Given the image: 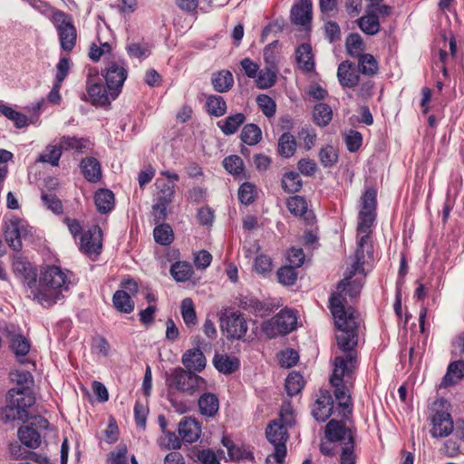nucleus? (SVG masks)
<instances>
[{"label":"nucleus","instance_id":"nucleus-19","mask_svg":"<svg viewBox=\"0 0 464 464\" xmlns=\"http://www.w3.org/2000/svg\"><path fill=\"white\" fill-rule=\"evenodd\" d=\"M201 433L199 423L191 417H185L179 424V435L187 443L198 440Z\"/></svg>","mask_w":464,"mask_h":464},{"label":"nucleus","instance_id":"nucleus-11","mask_svg":"<svg viewBox=\"0 0 464 464\" xmlns=\"http://www.w3.org/2000/svg\"><path fill=\"white\" fill-rule=\"evenodd\" d=\"M128 72L124 63L111 62L106 67L105 81L109 90H111L112 99H116L127 78Z\"/></svg>","mask_w":464,"mask_h":464},{"label":"nucleus","instance_id":"nucleus-9","mask_svg":"<svg viewBox=\"0 0 464 464\" xmlns=\"http://www.w3.org/2000/svg\"><path fill=\"white\" fill-rule=\"evenodd\" d=\"M159 188L157 202L152 206L156 223L164 221L167 217V208L172 202L175 195V185L164 180L157 179Z\"/></svg>","mask_w":464,"mask_h":464},{"label":"nucleus","instance_id":"nucleus-2","mask_svg":"<svg viewBox=\"0 0 464 464\" xmlns=\"http://www.w3.org/2000/svg\"><path fill=\"white\" fill-rule=\"evenodd\" d=\"M340 353L334 359L333 375L330 379L334 387V396L339 406L348 413L352 411L350 387L353 385V373L357 368V353L355 346L358 341L344 340L342 335H336Z\"/></svg>","mask_w":464,"mask_h":464},{"label":"nucleus","instance_id":"nucleus-10","mask_svg":"<svg viewBox=\"0 0 464 464\" xmlns=\"http://www.w3.org/2000/svg\"><path fill=\"white\" fill-rule=\"evenodd\" d=\"M86 90L90 101L96 106H107L113 100L111 97V90L105 87L102 79L98 75H89L86 82Z\"/></svg>","mask_w":464,"mask_h":464},{"label":"nucleus","instance_id":"nucleus-8","mask_svg":"<svg viewBox=\"0 0 464 464\" xmlns=\"http://www.w3.org/2000/svg\"><path fill=\"white\" fill-rule=\"evenodd\" d=\"M53 19L58 31L62 49L66 52L72 51L77 38L72 17L62 11H57L53 14Z\"/></svg>","mask_w":464,"mask_h":464},{"label":"nucleus","instance_id":"nucleus-24","mask_svg":"<svg viewBox=\"0 0 464 464\" xmlns=\"http://www.w3.org/2000/svg\"><path fill=\"white\" fill-rule=\"evenodd\" d=\"M7 338L10 342V348L15 354L16 358L21 363L28 362L25 355L30 351V343L28 340L19 334L8 333Z\"/></svg>","mask_w":464,"mask_h":464},{"label":"nucleus","instance_id":"nucleus-21","mask_svg":"<svg viewBox=\"0 0 464 464\" xmlns=\"http://www.w3.org/2000/svg\"><path fill=\"white\" fill-rule=\"evenodd\" d=\"M312 20L311 0H301L291 9V21L295 24L306 26Z\"/></svg>","mask_w":464,"mask_h":464},{"label":"nucleus","instance_id":"nucleus-41","mask_svg":"<svg viewBox=\"0 0 464 464\" xmlns=\"http://www.w3.org/2000/svg\"><path fill=\"white\" fill-rule=\"evenodd\" d=\"M240 138L247 145H256L262 138V131L257 125L249 123L243 127Z\"/></svg>","mask_w":464,"mask_h":464},{"label":"nucleus","instance_id":"nucleus-29","mask_svg":"<svg viewBox=\"0 0 464 464\" xmlns=\"http://www.w3.org/2000/svg\"><path fill=\"white\" fill-rule=\"evenodd\" d=\"M215 368L221 373L230 374L236 372L239 367V361L236 357L227 354L217 353L213 359Z\"/></svg>","mask_w":464,"mask_h":464},{"label":"nucleus","instance_id":"nucleus-57","mask_svg":"<svg viewBox=\"0 0 464 464\" xmlns=\"http://www.w3.org/2000/svg\"><path fill=\"white\" fill-rule=\"evenodd\" d=\"M256 198V187L248 182L243 183L238 189V198L241 203L249 205Z\"/></svg>","mask_w":464,"mask_h":464},{"label":"nucleus","instance_id":"nucleus-17","mask_svg":"<svg viewBox=\"0 0 464 464\" xmlns=\"http://www.w3.org/2000/svg\"><path fill=\"white\" fill-rule=\"evenodd\" d=\"M453 437L446 440L444 447L449 457H454L461 452V444L464 443V420H457L453 423Z\"/></svg>","mask_w":464,"mask_h":464},{"label":"nucleus","instance_id":"nucleus-22","mask_svg":"<svg viewBox=\"0 0 464 464\" xmlns=\"http://www.w3.org/2000/svg\"><path fill=\"white\" fill-rule=\"evenodd\" d=\"M333 399L328 392L320 395L315 401L312 414L314 418L321 422H324L332 414L333 411Z\"/></svg>","mask_w":464,"mask_h":464},{"label":"nucleus","instance_id":"nucleus-33","mask_svg":"<svg viewBox=\"0 0 464 464\" xmlns=\"http://www.w3.org/2000/svg\"><path fill=\"white\" fill-rule=\"evenodd\" d=\"M112 302L115 308L121 313L130 314L134 310V302L126 290H117L112 296Z\"/></svg>","mask_w":464,"mask_h":464},{"label":"nucleus","instance_id":"nucleus-3","mask_svg":"<svg viewBox=\"0 0 464 464\" xmlns=\"http://www.w3.org/2000/svg\"><path fill=\"white\" fill-rule=\"evenodd\" d=\"M376 190L370 188L365 190L361 198L362 208L359 212L357 233L362 236L357 241L354 261L351 266V269L357 270L363 277L366 276L363 265L373 261V246L371 241V227L376 218Z\"/></svg>","mask_w":464,"mask_h":464},{"label":"nucleus","instance_id":"nucleus-35","mask_svg":"<svg viewBox=\"0 0 464 464\" xmlns=\"http://www.w3.org/2000/svg\"><path fill=\"white\" fill-rule=\"evenodd\" d=\"M359 72L364 75L372 76L379 71V64L376 59L371 53H363L358 58Z\"/></svg>","mask_w":464,"mask_h":464},{"label":"nucleus","instance_id":"nucleus-48","mask_svg":"<svg viewBox=\"0 0 464 464\" xmlns=\"http://www.w3.org/2000/svg\"><path fill=\"white\" fill-rule=\"evenodd\" d=\"M3 418L5 421L22 420L25 422L27 420V411L20 410L14 403L7 399V404L3 409Z\"/></svg>","mask_w":464,"mask_h":464},{"label":"nucleus","instance_id":"nucleus-5","mask_svg":"<svg viewBox=\"0 0 464 464\" xmlns=\"http://www.w3.org/2000/svg\"><path fill=\"white\" fill-rule=\"evenodd\" d=\"M166 383L169 389L193 394L204 385L205 381L196 373L178 367L166 374Z\"/></svg>","mask_w":464,"mask_h":464},{"label":"nucleus","instance_id":"nucleus-4","mask_svg":"<svg viewBox=\"0 0 464 464\" xmlns=\"http://www.w3.org/2000/svg\"><path fill=\"white\" fill-rule=\"evenodd\" d=\"M72 273L59 266H48L40 275L38 281L28 283V296L44 307H51L61 300L63 292L69 290Z\"/></svg>","mask_w":464,"mask_h":464},{"label":"nucleus","instance_id":"nucleus-45","mask_svg":"<svg viewBox=\"0 0 464 464\" xmlns=\"http://www.w3.org/2000/svg\"><path fill=\"white\" fill-rule=\"evenodd\" d=\"M170 274L178 282H186L193 275V269L188 263L176 262L170 267Z\"/></svg>","mask_w":464,"mask_h":464},{"label":"nucleus","instance_id":"nucleus-46","mask_svg":"<svg viewBox=\"0 0 464 464\" xmlns=\"http://www.w3.org/2000/svg\"><path fill=\"white\" fill-rule=\"evenodd\" d=\"M282 188L287 193L298 192L302 188V179L298 173L290 171L285 173L281 180Z\"/></svg>","mask_w":464,"mask_h":464},{"label":"nucleus","instance_id":"nucleus-37","mask_svg":"<svg viewBox=\"0 0 464 464\" xmlns=\"http://www.w3.org/2000/svg\"><path fill=\"white\" fill-rule=\"evenodd\" d=\"M464 376V362L457 361L451 362L446 375L443 378L442 384L445 386L451 385L460 380Z\"/></svg>","mask_w":464,"mask_h":464},{"label":"nucleus","instance_id":"nucleus-18","mask_svg":"<svg viewBox=\"0 0 464 464\" xmlns=\"http://www.w3.org/2000/svg\"><path fill=\"white\" fill-rule=\"evenodd\" d=\"M337 77L343 87L353 88L359 83L360 75L354 64L349 61L342 62L337 70Z\"/></svg>","mask_w":464,"mask_h":464},{"label":"nucleus","instance_id":"nucleus-56","mask_svg":"<svg viewBox=\"0 0 464 464\" xmlns=\"http://www.w3.org/2000/svg\"><path fill=\"white\" fill-rule=\"evenodd\" d=\"M256 103L266 117H272L276 113V102L266 94H259L256 97Z\"/></svg>","mask_w":464,"mask_h":464},{"label":"nucleus","instance_id":"nucleus-62","mask_svg":"<svg viewBox=\"0 0 464 464\" xmlns=\"http://www.w3.org/2000/svg\"><path fill=\"white\" fill-rule=\"evenodd\" d=\"M362 143V136L359 131L350 130L345 136L347 150L351 152L357 151Z\"/></svg>","mask_w":464,"mask_h":464},{"label":"nucleus","instance_id":"nucleus-6","mask_svg":"<svg viewBox=\"0 0 464 464\" xmlns=\"http://www.w3.org/2000/svg\"><path fill=\"white\" fill-rule=\"evenodd\" d=\"M297 318L291 310L283 309L272 319L262 324L263 333L270 339L277 335H285L292 332L296 325Z\"/></svg>","mask_w":464,"mask_h":464},{"label":"nucleus","instance_id":"nucleus-30","mask_svg":"<svg viewBox=\"0 0 464 464\" xmlns=\"http://www.w3.org/2000/svg\"><path fill=\"white\" fill-rule=\"evenodd\" d=\"M213 88L218 92H227L234 85V78L228 70L214 72L211 77Z\"/></svg>","mask_w":464,"mask_h":464},{"label":"nucleus","instance_id":"nucleus-28","mask_svg":"<svg viewBox=\"0 0 464 464\" xmlns=\"http://www.w3.org/2000/svg\"><path fill=\"white\" fill-rule=\"evenodd\" d=\"M199 412L206 417H214L219 409L218 398L211 392L202 394L198 401Z\"/></svg>","mask_w":464,"mask_h":464},{"label":"nucleus","instance_id":"nucleus-26","mask_svg":"<svg viewBox=\"0 0 464 464\" xmlns=\"http://www.w3.org/2000/svg\"><path fill=\"white\" fill-rule=\"evenodd\" d=\"M17 435L22 444L27 448L35 450L41 445V433L32 426L24 425L20 427Z\"/></svg>","mask_w":464,"mask_h":464},{"label":"nucleus","instance_id":"nucleus-54","mask_svg":"<svg viewBox=\"0 0 464 464\" xmlns=\"http://www.w3.org/2000/svg\"><path fill=\"white\" fill-rule=\"evenodd\" d=\"M61 147L63 150H75L77 151H82L88 145V140L84 139H78L76 137L71 136H63L61 140Z\"/></svg>","mask_w":464,"mask_h":464},{"label":"nucleus","instance_id":"nucleus-7","mask_svg":"<svg viewBox=\"0 0 464 464\" xmlns=\"http://www.w3.org/2000/svg\"><path fill=\"white\" fill-rule=\"evenodd\" d=\"M266 435L268 441L275 447L274 453L266 459V461L273 458L278 464H283L286 455L287 429L284 425L279 424L277 420H273L267 426Z\"/></svg>","mask_w":464,"mask_h":464},{"label":"nucleus","instance_id":"nucleus-47","mask_svg":"<svg viewBox=\"0 0 464 464\" xmlns=\"http://www.w3.org/2000/svg\"><path fill=\"white\" fill-rule=\"evenodd\" d=\"M154 239L158 244L168 246L174 239L172 228L168 224H160L153 230Z\"/></svg>","mask_w":464,"mask_h":464},{"label":"nucleus","instance_id":"nucleus-42","mask_svg":"<svg viewBox=\"0 0 464 464\" xmlns=\"http://www.w3.org/2000/svg\"><path fill=\"white\" fill-rule=\"evenodd\" d=\"M360 29L369 35H374L380 31V23L377 14H368L358 19Z\"/></svg>","mask_w":464,"mask_h":464},{"label":"nucleus","instance_id":"nucleus-34","mask_svg":"<svg viewBox=\"0 0 464 464\" xmlns=\"http://www.w3.org/2000/svg\"><path fill=\"white\" fill-rule=\"evenodd\" d=\"M313 118L316 125L320 127L327 126L333 119L332 108L323 102L316 104L314 108Z\"/></svg>","mask_w":464,"mask_h":464},{"label":"nucleus","instance_id":"nucleus-51","mask_svg":"<svg viewBox=\"0 0 464 464\" xmlns=\"http://www.w3.org/2000/svg\"><path fill=\"white\" fill-rule=\"evenodd\" d=\"M276 420L286 429L295 425L294 411L289 401L283 402L279 411V418Z\"/></svg>","mask_w":464,"mask_h":464},{"label":"nucleus","instance_id":"nucleus-1","mask_svg":"<svg viewBox=\"0 0 464 464\" xmlns=\"http://www.w3.org/2000/svg\"><path fill=\"white\" fill-rule=\"evenodd\" d=\"M358 273L357 270L349 269L343 280L337 285V291L334 293L329 300L331 313L334 318V324L338 330L336 335H342L344 340L358 341V323L354 316L353 308H345L347 304L346 295L351 299L356 298L362 288V279L353 277Z\"/></svg>","mask_w":464,"mask_h":464},{"label":"nucleus","instance_id":"nucleus-39","mask_svg":"<svg viewBox=\"0 0 464 464\" xmlns=\"http://www.w3.org/2000/svg\"><path fill=\"white\" fill-rule=\"evenodd\" d=\"M0 113L6 117L8 120L12 121L14 126L18 129L24 128L28 125V118L26 115L15 111L8 105L1 104Z\"/></svg>","mask_w":464,"mask_h":464},{"label":"nucleus","instance_id":"nucleus-52","mask_svg":"<svg viewBox=\"0 0 464 464\" xmlns=\"http://www.w3.org/2000/svg\"><path fill=\"white\" fill-rule=\"evenodd\" d=\"M286 206L288 210L295 216H302L307 210V203L301 196L290 197L287 199Z\"/></svg>","mask_w":464,"mask_h":464},{"label":"nucleus","instance_id":"nucleus-13","mask_svg":"<svg viewBox=\"0 0 464 464\" xmlns=\"http://www.w3.org/2000/svg\"><path fill=\"white\" fill-rule=\"evenodd\" d=\"M102 248V231L95 225L81 237L80 249L89 256L100 255Z\"/></svg>","mask_w":464,"mask_h":464},{"label":"nucleus","instance_id":"nucleus-32","mask_svg":"<svg viewBox=\"0 0 464 464\" xmlns=\"http://www.w3.org/2000/svg\"><path fill=\"white\" fill-rule=\"evenodd\" d=\"M246 116L238 112L218 121V126L225 135H231L237 131L238 128L245 122Z\"/></svg>","mask_w":464,"mask_h":464},{"label":"nucleus","instance_id":"nucleus-36","mask_svg":"<svg viewBox=\"0 0 464 464\" xmlns=\"http://www.w3.org/2000/svg\"><path fill=\"white\" fill-rule=\"evenodd\" d=\"M207 111L210 115L221 117L227 112V102L219 95H209L206 102Z\"/></svg>","mask_w":464,"mask_h":464},{"label":"nucleus","instance_id":"nucleus-15","mask_svg":"<svg viewBox=\"0 0 464 464\" xmlns=\"http://www.w3.org/2000/svg\"><path fill=\"white\" fill-rule=\"evenodd\" d=\"M431 436L443 438L449 436L453 430L451 416L447 411H436L431 417Z\"/></svg>","mask_w":464,"mask_h":464},{"label":"nucleus","instance_id":"nucleus-60","mask_svg":"<svg viewBox=\"0 0 464 464\" xmlns=\"http://www.w3.org/2000/svg\"><path fill=\"white\" fill-rule=\"evenodd\" d=\"M223 443L225 447H227L228 455L232 459H248L250 461L254 460V456L250 451L241 450L240 449L234 447L229 440H224Z\"/></svg>","mask_w":464,"mask_h":464},{"label":"nucleus","instance_id":"nucleus-43","mask_svg":"<svg viewBox=\"0 0 464 464\" xmlns=\"http://www.w3.org/2000/svg\"><path fill=\"white\" fill-rule=\"evenodd\" d=\"M277 68L266 67L256 75V86L259 89L272 87L276 80Z\"/></svg>","mask_w":464,"mask_h":464},{"label":"nucleus","instance_id":"nucleus-16","mask_svg":"<svg viewBox=\"0 0 464 464\" xmlns=\"http://www.w3.org/2000/svg\"><path fill=\"white\" fill-rule=\"evenodd\" d=\"M23 231L22 222L17 218L11 219L5 225V240L14 251H20L22 248L21 238Z\"/></svg>","mask_w":464,"mask_h":464},{"label":"nucleus","instance_id":"nucleus-23","mask_svg":"<svg viewBox=\"0 0 464 464\" xmlns=\"http://www.w3.org/2000/svg\"><path fill=\"white\" fill-rule=\"evenodd\" d=\"M181 362L188 372H201L205 369L207 362L204 353L198 348L185 352Z\"/></svg>","mask_w":464,"mask_h":464},{"label":"nucleus","instance_id":"nucleus-64","mask_svg":"<svg viewBox=\"0 0 464 464\" xmlns=\"http://www.w3.org/2000/svg\"><path fill=\"white\" fill-rule=\"evenodd\" d=\"M278 46V42L274 41L267 44L264 49V60L266 63V67L276 68V50Z\"/></svg>","mask_w":464,"mask_h":464},{"label":"nucleus","instance_id":"nucleus-59","mask_svg":"<svg viewBox=\"0 0 464 464\" xmlns=\"http://www.w3.org/2000/svg\"><path fill=\"white\" fill-rule=\"evenodd\" d=\"M127 452L128 450L125 444L118 445L116 450L110 453L108 458L109 464H129Z\"/></svg>","mask_w":464,"mask_h":464},{"label":"nucleus","instance_id":"nucleus-50","mask_svg":"<svg viewBox=\"0 0 464 464\" xmlns=\"http://www.w3.org/2000/svg\"><path fill=\"white\" fill-rule=\"evenodd\" d=\"M61 144L59 146L48 145L39 157L42 162L50 163L52 166H57L62 156Z\"/></svg>","mask_w":464,"mask_h":464},{"label":"nucleus","instance_id":"nucleus-14","mask_svg":"<svg viewBox=\"0 0 464 464\" xmlns=\"http://www.w3.org/2000/svg\"><path fill=\"white\" fill-rule=\"evenodd\" d=\"M325 437L331 442H339L341 449L343 446L354 444V435L352 430L346 428L341 421L332 420L325 429Z\"/></svg>","mask_w":464,"mask_h":464},{"label":"nucleus","instance_id":"nucleus-58","mask_svg":"<svg viewBox=\"0 0 464 464\" xmlns=\"http://www.w3.org/2000/svg\"><path fill=\"white\" fill-rule=\"evenodd\" d=\"M319 158L322 165L327 168L333 166L337 161L338 154L333 146H326L321 149Z\"/></svg>","mask_w":464,"mask_h":464},{"label":"nucleus","instance_id":"nucleus-49","mask_svg":"<svg viewBox=\"0 0 464 464\" xmlns=\"http://www.w3.org/2000/svg\"><path fill=\"white\" fill-rule=\"evenodd\" d=\"M304 384L303 376L298 372H291L285 379V390L289 396L296 395L301 392Z\"/></svg>","mask_w":464,"mask_h":464},{"label":"nucleus","instance_id":"nucleus-20","mask_svg":"<svg viewBox=\"0 0 464 464\" xmlns=\"http://www.w3.org/2000/svg\"><path fill=\"white\" fill-rule=\"evenodd\" d=\"M7 399L14 403L20 410L27 411L34 405L35 398L28 387H17L9 391Z\"/></svg>","mask_w":464,"mask_h":464},{"label":"nucleus","instance_id":"nucleus-31","mask_svg":"<svg viewBox=\"0 0 464 464\" xmlns=\"http://www.w3.org/2000/svg\"><path fill=\"white\" fill-rule=\"evenodd\" d=\"M81 168L84 178L90 182H97L102 177L101 165L94 158L83 159Z\"/></svg>","mask_w":464,"mask_h":464},{"label":"nucleus","instance_id":"nucleus-44","mask_svg":"<svg viewBox=\"0 0 464 464\" xmlns=\"http://www.w3.org/2000/svg\"><path fill=\"white\" fill-rule=\"evenodd\" d=\"M180 313L185 324L188 327L194 326L197 324V314L195 305L191 298H185L180 304Z\"/></svg>","mask_w":464,"mask_h":464},{"label":"nucleus","instance_id":"nucleus-38","mask_svg":"<svg viewBox=\"0 0 464 464\" xmlns=\"http://www.w3.org/2000/svg\"><path fill=\"white\" fill-rule=\"evenodd\" d=\"M296 150L295 137L289 133H283L278 140V153L285 158H290Z\"/></svg>","mask_w":464,"mask_h":464},{"label":"nucleus","instance_id":"nucleus-12","mask_svg":"<svg viewBox=\"0 0 464 464\" xmlns=\"http://www.w3.org/2000/svg\"><path fill=\"white\" fill-rule=\"evenodd\" d=\"M220 326L231 339H241L247 331L245 318L237 313H230L220 317Z\"/></svg>","mask_w":464,"mask_h":464},{"label":"nucleus","instance_id":"nucleus-25","mask_svg":"<svg viewBox=\"0 0 464 464\" xmlns=\"http://www.w3.org/2000/svg\"><path fill=\"white\" fill-rule=\"evenodd\" d=\"M295 60L298 68L305 72L314 70V61L312 47L308 44L299 45L295 50Z\"/></svg>","mask_w":464,"mask_h":464},{"label":"nucleus","instance_id":"nucleus-40","mask_svg":"<svg viewBox=\"0 0 464 464\" xmlns=\"http://www.w3.org/2000/svg\"><path fill=\"white\" fill-rule=\"evenodd\" d=\"M345 48L350 56L358 58L363 54L365 44L358 34H351L346 38Z\"/></svg>","mask_w":464,"mask_h":464},{"label":"nucleus","instance_id":"nucleus-27","mask_svg":"<svg viewBox=\"0 0 464 464\" xmlns=\"http://www.w3.org/2000/svg\"><path fill=\"white\" fill-rule=\"evenodd\" d=\"M94 202L100 213L107 214L114 208V194L108 188H100L94 195Z\"/></svg>","mask_w":464,"mask_h":464},{"label":"nucleus","instance_id":"nucleus-55","mask_svg":"<svg viewBox=\"0 0 464 464\" xmlns=\"http://www.w3.org/2000/svg\"><path fill=\"white\" fill-rule=\"evenodd\" d=\"M224 168L233 175H239L244 170V162L239 156L231 155L224 159Z\"/></svg>","mask_w":464,"mask_h":464},{"label":"nucleus","instance_id":"nucleus-53","mask_svg":"<svg viewBox=\"0 0 464 464\" xmlns=\"http://www.w3.org/2000/svg\"><path fill=\"white\" fill-rule=\"evenodd\" d=\"M276 276L279 283L284 285H293L297 279L295 268L290 266H285L279 268Z\"/></svg>","mask_w":464,"mask_h":464},{"label":"nucleus","instance_id":"nucleus-63","mask_svg":"<svg viewBox=\"0 0 464 464\" xmlns=\"http://www.w3.org/2000/svg\"><path fill=\"white\" fill-rule=\"evenodd\" d=\"M254 266L256 273L266 275L272 270V260L266 255H258L255 259Z\"/></svg>","mask_w":464,"mask_h":464},{"label":"nucleus","instance_id":"nucleus-61","mask_svg":"<svg viewBox=\"0 0 464 464\" xmlns=\"http://www.w3.org/2000/svg\"><path fill=\"white\" fill-rule=\"evenodd\" d=\"M299 356L297 352L293 349H286L279 354V363L284 368H290L295 365L298 362Z\"/></svg>","mask_w":464,"mask_h":464}]
</instances>
